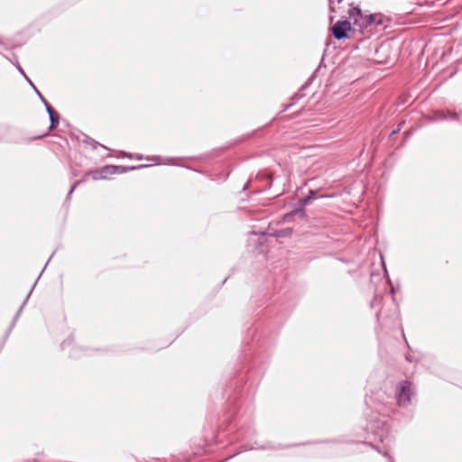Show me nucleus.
<instances>
[{
  "label": "nucleus",
  "instance_id": "7c9ffc66",
  "mask_svg": "<svg viewBox=\"0 0 462 462\" xmlns=\"http://www.w3.org/2000/svg\"><path fill=\"white\" fill-rule=\"evenodd\" d=\"M71 173L73 176H78V172L75 169L71 168Z\"/></svg>",
  "mask_w": 462,
  "mask_h": 462
},
{
  "label": "nucleus",
  "instance_id": "2f4dec72",
  "mask_svg": "<svg viewBox=\"0 0 462 462\" xmlns=\"http://www.w3.org/2000/svg\"><path fill=\"white\" fill-rule=\"evenodd\" d=\"M335 2H337V3H341V2H342V0H329L330 5H331V4H333V3H335Z\"/></svg>",
  "mask_w": 462,
  "mask_h": 462
},
{
  "label": "nucleus",
  "instance_id": "2eb2a0df",
  "mask_svg": "<svg viewBox=\"0 0 462 462\" xmlns=\"http://www.w3.org/2000/svg\"><path fill=\"white\" fill-rule=\"evenodd\" d=\"M49 118H50L49 131H52V130L56 129L57 126L59 125L60 117L59 113L57 112L55 114L50 115Z\"/></svg>",
  "mask_w": 462,
  "mask_h": 462
},
{
  "label": "nucleus",
  "instance_id": "f8f14e48",
  "mask_svg": "<svg viewBox=\"0 0 462 462\" xmlns=\"http://www.w3.org/2000/svg\"><path fill=\"white\" fill-rule=\"evenodd\" d=\"M81 136H82V139H80V140L83 143L91 145L93 149H97L98 146H100L104 149H108L105 145L99 143L98 142H97L96 140H94L93 138L89 137L88 135H87L85 134H81Z\"/></svg>",
  "mask_w": 462,
  "mask_h": 462
},
{
  "label": "nucleus",
  "instance_id": "1a4fd4ad",
  "mask_svg": "<svg viewBox=\"0 0 462 462\" xmlns=\"http://www.w3.org/2000/svg\"><path fill=\"white\" fill-rule=\"evenodd\" d=\"M88 175H91L92 179L94 180H104V177L103 175L101 174V169L97 170V171H88L85 173L84 177H87ZM85 180V178L81 179V180H76L70 187V189L68 193V196H67V199H70L71 198V195L72 193L74 192L75 189L77 188V186L81 183L82 181Z\"/></svg>",
  "mask_w": 462,
  "mask_h": 462
},
{
  "label": "nucleus",
  "instance_id": "473e14b6",
  "mask_svg": "<svg viewBox=\"0 0 462 462\" xmlns=\"http://www.w3.org/2000/svg\"><path fill=\"white\" fill-rule=\"evenodd\" d=\"M135 158H136L137 160H143V157L142 155H139V154H138V155H136V156H135Z\"/></svg>",
  "mask_w": 462,
  "mask_h": 462
},
{
  "label": "nucleus",
  "instance_id": "412c9836",
  "mask_svg": "<svg viewBox=\"0 0 462 462\" xmlns=\"http://www.w3.org/2000/svg\"><path fill=\"white\" fill-rule=\"evenodd\" d=\"M288 233H291V229H283V230L277 231L274 236L276 237H282V236H286Z\"/></svg>",
  "mask_w": 462,
  "mask_h": 462
},
{
  "label": "nucleus",
  "instance_id": "7ed1b4c3",
  "mask_svg": "<svg viewBox=\"0 0 462 462\" xmlns=\"http://www.w3.org/2000/svg\"><path fill=\"white\" fill-rule=\"evenodd\" d=\"M317 193V190L310 189L308 195L299 199L297 207L288 213L287 217L299 215L300 218H304L305 207L318 199Z\"/></svg>",
  "mask_w": 462,
  "mask_h": 462
},
{
  "label": "nucleus",
  "instance_id": "9b49d317",
  "mask_svg": "<svg viewBox=\"0 0 462 462\" xmlns=\"http://www.w3.org/2000/svg\"><path fill=\"white\" fill-rule=\"evenodd\" d=\"M146 167H148V165H144V164H140V165H136V166L116 165V174H122V173H125V172H128L131 171H135V170H139V169H143V168H146Z\"/></svg>",
  "mask_w": 462,
  "mask_h": 462
},
{
  "label": "nucleus",
  "instance_id": "6ab92c4d",
  "mask_svg": "<svg viewBox=\"0 0 462 462\" xmlns=\"http://www.w3.org/2000/svg\"><path fill=\"white\" fill-rule=\"evenodd\" d=\"M268 448H274V447H272L269 444L268 445L258 446V444L256 442H254L250 447L245 448V450H246V449H268Z\"/></svg>",
  "mask_w": 462,
  "mask_h": 462
},
{
  "label": "nucleus",
  "instance_id": "cd10ccee",
  "mask_svg": "<svg viewBox=\"0 0 462 462\" xmlns=\"http://www.w3.org/2000/svg\"><path fill=\"white\" fill-rule=\"evenodd\" d=\"M122 156L123 157H127L129 159L133 158V155L131 153L126 152H122Z\"/></svg>",
  "mask_w": 462,
  "mask_h": 462
},
{
  "label": "nucleus",
  "instance_id": "f03ea898",
  "mask_svg": "<svg viewBox=\"0 0 462 462\" xmlns=\"http://www.w3.org/2000/svg\"><path fill=\"white\" fill-rule=\"evenodd\" d=\"M415 394L413 385L410 381H402L396 387L395 398L400 407H407Z\"/></svg>",
  "mask_w": 462,
  "mask_h": 462
},
{
  "label": "nucleus",
  "instance_id": "f3484780",
  "mask_svg": "<svg viewBox=\"0 0 462 462\" xmlns=\"http://www.w3.org/2000/svg\"><path fill=\"white\" fill-rule=\"evenodd\" d=\"M38 97L44 105L49 116L57 113V111L48 103V101L45 99V97L42 95L41 92H38Z\"/></svg>",
  "mask_w": 462,
  "mask_h": 462
},
{
  "label": "nucleus",
  "instance_id": "39448f33",
  "mask_svg": "<svg viewBox=\"0 0 462 462\" xmlns=\"http://www.w3.org/2000/svg\"><path fill=\"white\" fill-rule=\"evenodd\" d=\"M349 19L352 20V24L357 26L359 30L365 29L366 14L363 13L358 5H350L348 9Z\"/></svg>",
  "mask_w": 462,
  "mask_h": 462
},
{
  "label": "nucleus",
  "instance_id": "423d86ee",
  "mask_svg": "<svg viewBox=\"0 0 462 462\" xmlns=\"http://www.w3.org/2000/svg\"><path fill=\"white\" fill-rule=\"evenodd\" d=\"M322 66H323V59L321 60L319 67L311 74V76L309 78V79L306 81V83L301 87L300 90L291 97V103L286 105L284 106V108L282 110V112L288 110L291 106H292L294 104H296V102L298 100H300V98H302L304 97V94L301 93V90H303L309 84H310L313 81L314 78L316 77L318 72L320 70Z\"/></svg>",
  "mask_w": 462,
  "mask_h": 462
},
{
  "label": "nucleus",
  "instance_id": "f257e3e1",
  "mask_svg": "<svg viewBox=\"0 0 462 462\" xmlns=\"http://www.w3.org/2000/svg\"><path fill=\"white\" fill-rule=\"evenodd\" d=\"M365 431V439L369 441H364L363 443L369 445L380 452L374 442H383L384 439L388 438L387 419L378 413L373 414L369 419L368 424L366 425Z\"/></svg>",
  "mask_w": 462,
  "mask_h": 462
},
{
  "label": "nucleus",
  "instance_id": "e433bc0d",
  "mask_svg": "<svg viewBox=\"0 0 462 462\" xmlns=\"http://www.w3.org/2000/svg\"><path fill=\"white\" fill-rule=\"evenodd\" d=\"M329 11L333 13V12H335V8L330 5L329 6Z\"/></svg>",
  "mask_w": 462,
  "mask_h": 462
},
{
  "label": "nucleus",
  "instance_id": "0eeeda50",
  "mask_svg": "<svg viewBox=\"0 0 462 462\" xmlns=\"http://www.w3.org/2000/svg\"><path fill=\"white\" fill-rule=\"evenodd\" d=\"M462 110L459 113L451 110H438L434 113L435 121H460Z\"/></svg>",
  "mask_w": 462,
  "mask_h": 462
},
{
  "label": "nucleus",
  "instance_id": "4be33fe9",
  "mask_svg": "<svg viewBox=\"0 0 462 462\" xmlns=\"http://www.w3.org/2000/svg\"><path fill=\"white\" fill-rule=\"evenodd\" d=\"M382 297L379 295H374V299L371 301V307L374 308L376 304L380 303Z\"/></svg>",
  "mask_w": 462,
  "mask_h": 462
},
{
  "label": "nucleus",
  "instance_id": "393cba45",
  "mask_svg": "<svg viewBox=\"0 0 462 462\" xmlns=\"http://www.w3.org/2000/svg\"><path fill=\"white\" fill-rule=\"evenodd\" d=\"M26 81L29 83V85L33 88L34 92L38 95V88L35 87V85L32 82V80L28 78Z\"/></svg>",
  "mask_w": 462,
  "mask_h": 462
},
{
  "label": "nucleus",
  "instance_id": "9d476101",
  "mask_svg": "<svg viewBox=\"0 0 462 462\" xmlns=\"http://www.w3.org/2000/svg\"><path fill=\"white\" fill-rule=\"evenodd\" d=\"M31 294H32V291H30L29 293L26 295L24 300L23 301L22 305L20 306V308L18 309L17 312L15 313V315L14 317V319H13L12 323L10 324V327H9L7 332H6L7 336L11 332L13 328L14 327L15 322L17 321V319H18V318L20 316V313L22 312V310L24 307V305L26 304V302H27L28 299L30 298Z\"/></svg>",
  "mask_w": 462,
  "mask_h": 462
},
{
  "label": "nucleus",
  "instance_id": "a878e982",
  "mask_svg": "<svg viewBox=\"0 0 462 462\" xmlns=\"http://www.w3.org/2000/svg\"><path fill=\"white\" fill-rule=\"evenodd\" d=\"M146 160L147 161H152V162L158 163L160 162V160H161V157L160 156H153L152 158L147 157Z\"/></svg>",
  "mask_w": 462,
  "mask_h": 462
},
{
  "label": "nucleus",
  "instance_id": "f704fd0d",
  "mask_svg": "<svg viewBox=\"0 0 462 462\" xmlns=\"http://www.w3.org/2000/svg\"><path fill=\"white\" fill-rule=\"evenodd\" d=\"M52 256H53V254L51 255V257H49V260H48V262H47V263H49V262L51 260ZM47 264H48V263H46L45 265H47ZM44 267H46V266H44ZM43 269H45V268H43ZM43 271H44V270H42V272H43Z\"/></svg>",
  "mask_w": 462,
  "mask_h": 462
},
{
  "label": "nucleus",
  "instance_id": "b1692460",
  "mask_svg": "<svg viewBox=\"0 0 462 462\" xmlns=\"http://www.w3.org/2000/svg\"><path fill=\"white\" fill-rule=\"evenodd\" d=\"M403 124H404V122H402V123L398 125V127H397L396 129L393 130V131H392V133L390 134V136H393V135L396 134L397 133H399V132L401 131V129H402V127Z\"/></svg>",
  "mask_w": 462,
  "mask_h": 462
},
{
  "label": "nucleus",
  "instance_id": "c85d7f7f",
  "mask_svg": "<svg viewBox=\"0 0 462 462\" xmlns=\"http://www.w3.org/2000/svg\"><path fill=\"white\" fill-rule=\"evenodd\" d=\"M383 455L388 458L389 462H394L393 457L387 452H384Z\"/></svg>",
  "mask_w": 462,
  "mask_h": 462
},
{
  "label": "nucleus",
  "instance_id": "4c0bfd02",
  "mask_svg": "<svg viewBox=\"0 0 462 462\" xmlns=\"http://www.w3.org/2000/svg\"><path fill=\"white\" fill-rule=\"evenodd\" d=\"M36 282H38V280H35V282H34V284L32 285V289H31V291H32L33 288L35 287Z\"/></svg>",
  "mask_w": 462,
  "mask_h": 462
},
{
  "label": "nucleus",
  "instance_id": "72a5a7b5",
  "mask_svg": "<svg viewBox=\"0 0 462 462\" xmlns=\"http://www.w3.org/2000/svg\"><path fill=\"white\" fill-rule=\"evenodd\" d=\"M45 135H46V134H43V135H39V136H37V137H34V138H33V140H36V139H40V138H42V137H44Z\"/></svg>",
  "mask_w": 462,
  "mask_h": 462
},
{
  "label": "nucleus",
  "instance_id": "6e6552de",
  "mask_svg": "<svg viewBox=\"0 0 462 462\" xmlns=\"http://www.w3.org/2000/svg\"><path fill=\"white\" fill-rule=\"evenodd\" d=\"M365 29H376L379 26H383L385 18L381 14H369L366 15Z\"/></svg>",
  "mask_w": 462,
  "mask_h": 462
},
{
  "label": "nucleus",
  "instance_id": "ddd939ff",
  "mask_svg": "<svg viewBox=\"0 0 462 462\" xmlns=\"http://www.w3.org/2000/svg\"><path fill=\"white\" fill-rule=\"evenodd\" d=\"M2 55H3V57H5L6 60H8L11 63H13L15 66V68L17 69L19 73H21L24 77L25 79H28V77L25 74L23 69L21 67V65H20V63L18 61L17 56L15 54H13V58L12 59L8 58L5 54H2Z\"/></svg>",
  "mask_w": 462,
  "mask_h": 462
},
{
  "label": "nucleus",
  "instance_id": "c9c22d12",
  "mask_svg": "<svg viewBox=\"0 0 462 462\" xmlns=\"http://www.w3.org/2000/svg\"><path fill=\"white\" fill-rule=\"evenodd\" d=\"M70 356H73V357H77L78 356V355H77V353L75 351L73 353H71Z\"/></svg>",
  "mask_w": 462,
  "mask_h": 462
},
{
  "label": "nucleus",
  "instance_id": "58836bf2",
  "mask_svg": "<svg viewBox=\"0 0 462 462\" xmlns=\"http://www.w3.org/2000/svg\"><path fill=\"white\" fill-rule=\"evenodd\" d=\"M252 235L256 236V235H257V233H256V232H254V231H253V232H252Z\"/></svg>",
  "mask_w": 462,
  "mask_h": 462
},
{
  "label": "nucleus",
  "instance_id": "aec40b11",
  "mask_svg": "<svg viewBox=\"0 0 462 462\" xmlns=\"http://www.w3.org/2000/svg\"><path fill=\"white\" fill-rule=\"evenodd\" d=\"M265 240V233H261V236L259 237V241H258V244H257V249H259L260 251H263L262 249V245H263V241Z\"/></svg>",
  "mask_w": 462,
  "mask_h": 462
},
{
  "label": "nucleus",
  "instance_id": "a211bd4d",
  "mask_svg": "<svg viewBox=\"0 0 462 462\" xmlns=\"http://www.w3.org/2000/svg\"><path fill=\"white\" fill-rule=\"evenodd\" d=\"M397 311H398V309L396 306H394L393 313L390 316H386V315H384V311L383 310H381L376 312V318L378 320L384 319L386 318H397Z\"/></svg>",
  "mask_w": 462,
  "mask_h": 462
},
{
  "label": "nucleus",
  "instance_id": "4468645a",
  "mask_svg": "<svg viewBox=\"0 0 462 462\" xmlns=\"http://www.w3.org/2000/svg\"><path fill=\"white\" fill-rule=\"evenodd\" d=\"M116 165H106L101 168V174L104 180L107 179L110 175L116 174Z\"/></svg>",
  "mask_w": 462,
  "mask_h": 462
},
{
  "label": "nucleus",
  "instance_id": "20e7f679",
  "mask_svg": "<svg viewBox=\"0 0 462 462\" xmlns=\"http://www.w3.org/2000/svg\"><path fill=\"white\" fill-rule=\"evenodd\" d=\"M351 30V23L346 19L337 21L331 27L332 34L337 41L348 38V32Z\"/></svg>",
  "mask_w": 462,
  "mask_h": 462
},
{
  "label": "nucleus",
  "instance_id": "5701e85b",
  "mask_svg": "<svg viewBox=\"0 0 462 462\" xmlns=\"http://www.w3.org/2000/svg\"><path fill=\"white\" fill-rule=\"evenodd\" d=\"M72 342H73V338H71V337L67 338L66 340H64L61 343V348L65 349L67 346H70L72 344Z\"/></svg>",
  "mask_w": 462,
  "mask_h": 462
},
{
  "label": "nucleus",
  "instance_id": "bb28decb",
  "mask_svg": "<svg viewBox=\"0 0 462 462\" xmlns=\"http://www.w3.org/2000/svg\"><path fill=\"white\" fill-rule=\"evenodd\" d=\"M252 181H253L252 180H248V181L244 185V187H243L242 190H243V191L246 190V189L249 188L250 183H251Z\"/></svg>",
  "mask_w": 462,
  "mask_h": 462
},
{
  "label": "nucleus",
  "instance_id": "c756f323",
  "mask_svg": "<svg viewBox=\"0 0 462 462\" xmlns=\"http://www.w3.org/2000/svg\"><path fill=\"white\" fill-rule=\"evenodd\" d=\"M405 358H406V360H407V361H409V362H413V361H414V359L412 358V356H411V354H407V355L405 356Z\"/></svg>",
  "mask_w": 462,
  "mask_h": 462
},
{
  "label": "nucleus",
  "instance_id": "dca6fc26",
  "mask_svg": "<svg viewBox=\"0 0 462 462\" xmlns=\"http://www.w3.org/2000/svg\"><path fill=\"white\" fill-rule=\"evenodd\" d=\"M273 179V174L269 173V172L258 173L256 175V177H255V180H267L268 184L266 186V189H270L272 187Z\"/></svg>",
  "mask_w": 462,
  "mask_h": 462
}]
</instances>
